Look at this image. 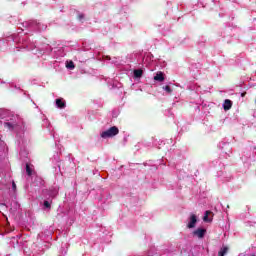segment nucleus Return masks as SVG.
Listing matches in <instances>:
<instances>
[{
	"mask_svg": "<svg viewBox=\"0 0 256 256\" xmlns=\"http://www.w3.org/2000/svg\"><path fill=\"white\" fill-rule=\"evenodd\" d=\"M67 69H75V64L73 61H70L66 64Z\"/></svg>",
	"mask_w": 256,
	"mask_h": 256,
	"instance_id": "nucleus-13",
	"label": "nucleus"
},
{
	"mask_svg": "<svg viewBox=\"0 0 256 256\" xmlns=\"http://www.w3.org/2000/svg\"><path fill=\"white\" fill-rule=\"evenodd\" d=\"M189 219H190V222L187 224V228L195 229V225H197V215L191 214Z\"/></svg>",
	"mask_w": 256,
	"mask_h": 256,
	"instance_id": "nucleus-3",
	"label": "nucleus"
},
{
	"mask_svg": "<svg viewBox=\"0 0 256 256\" xmlns=\"http://www.w3.org/2000/svg\"><path fill=\"white\" fill-rule=\"evenodd\" d=\"M4 127L6 129H9V131H13V129H15V126L13 124H11V122L4 123Z\"/></svg>",
	"mask_w": 256,
	"mask_h": 256,
	"instance_id": "nucleus-10",
	"label": "nucleus"
},
{
	"mask_svg": "<svg viewBox=\"0 0 256 256\" xmlns=\"http://www.w3.org/2000/svg\"><path fill=\"white\" fill-rule=\"evenodd\" d=\"M154 81H159L160 83H163V81H165V76H164L163 72H158L154 76Z\"/></svg>",
	"mask_w": 256,
	"mask_h": 256,
	"instance_id": "nucleus-6",
	"label": "nucleus"
},
{
	"mask_svg": "<svg viewBox=\"0 0 256 256\" xmlns=\"http://www.w3.org/2000/svg\"><path fill=\"white\" fill-rule=\"evenodd\" d=\"M26 173L29 177L33 175V170L31 169V166H29V164H26Z\"/></svg>",
	"mask_w": 256,
	"mask_h": 256,
	"instance_id": "nucleus-11",
	"label": "nucleus"
},
{
	"mask_svg": "<svg viewBox=\"0 0 256 256\" xmlns=\"http://www.w3.org/2000/svg\"><path fill=\"white\" fill-rule=\"evenodd\" d=\"M134 77H136L137 79H139L140 77H143V70L141 69L134 70Z\"/></svg>",
	"mask_w": 256,
	"mask_h": 256,
	"instance_id": "nucleus-9",
	"label": "nucleus"
},
{
	"mask_svg": "<svg viewBox=\"0 0 256 256\" xmlns=\"http://www.w3.org/2000/svg\"><path fill=\"white\" fill-rule=\"evenodd\" d=\"M115 135H119V128H117V126H112L108 130L102 132L100 137H102V139H109L115 137Z\"/></svg>",
	"mask_w": 256,
	"mask_h": 256,
	"instance_id": "nucleus-1",
	"label": "nucleus"
},
{
	"mask_svg": "<svg viewBox=\"0 0 256 256\" xmlns=\"http://www.w3.org/2000/svg\"><path fill=\"white\" fill-rule=\"evenodd\" d=\"M209 215H213V212L207 210L204 214V217H203V221L205 223H211V221H213V218H209Z\"/></svg>",
	"mask_w": 256,
	"mask_h": 256,
	"instance_id": "nucleus-5",
	"label": "nucleus"
},
{
	"mask_svg": "<svg viewBox=\"0 0 256 256\" xmlns=\"http://www.w3.org/2000/svg\"><path fill=\"white\" fill-rule=\"evenodd\" d=\"M84 18H85V16L83 14L78 15L79 21H81V19H84Z\"/></svg>",
	"mask_w": 256,
	"mask_h": 256,
	"instance_id": "nucleus-16",
	"label": "nucleus"
},
{
	"mask_svg": "<svg viewBox=\"0 0 256 256\" xmlns=\"http://www.w3.org/2000/svg\"><path fill=\"white\" fill-rule=\"evenodd\" d=\"M247 95V92H244L241 94V97H245Z\"/></svg>",
	"mask_w": 256,
	"mask_h": 256,
	"instance_id": "nucleus-17",
	"label": "nucleus"
},
{
	"mask_svg": "<svg viewBox=\"0 0 256 256\" xmlns=\"http://www.w3.org/2000/svg\"><path fill=\"white\" fill-rule=\"evenodd\" d=\"M229 251V248L227 246L221 248V250L218 252V256H225L227 255Z\"/></svg>",
	"mask_w": 256,
	"mask_h": 256,
	"instance_id": "nucleus-8",
	"label": "nucleus"
},
{
	"mask_svg": "<svg viewBox=\"0 0 256 256\" xmlns=\"http://www.w3.org/2000/svg\"><path fill=\"white\" fill-rule=\"evenodd\" d=\"M233 107V102L229 99H226L223 103L224 111H229Z\"/></svg>",
	"mask_w": 256,
	"mask_h": 256,
	"instance_id": "nucleus-4",
	"label": "nucleus"
},
{
	"mask_svg": "<svg viewBox=\"0 0 256 256\" xmlns=\"http://www.w3.org/2000/svg\"><path fill=\"white\" fill-rule=\"evenodd\" d=\"M252 256H255V255H252Z\"/></svg>",
	"mask_w": 256,
	"mask_h": 256,
	"instance_id": "nucleus-18",
	"label": "nucleus"
},
{
	"mask_svg": "<svg viewBox=\"0 0 256 256\" xmlns=\"http://www.w3.org/2000/svg\"><path fill=\"white\" fill-rule=\"evenodd\" d=\"M44 207H45L46 209H51V202L45 200V201H44Z\"/></svg>",
	"mask_w": 256,
	"mask_h": 256,
	"instance_id": "nucleus-14",
	"label": "nucleus"
},
{
	"mask_svg": "<svg viewBox=\"0 0 256 256\" xmlns=\"http://www.w3.org/2000/svg\"><path fill=\"white\" fill-rule=\"evenodd\" d=\"M67 105L65 104V101H63V98L56 99V107L58 109H65Z\"/></svg>",
	"mask_w": 256,
	"mask_h": 256,
	"instance_id": "nucleus-7",
	"label": "nucleus"
},
{
	"mask_svg": "<svg viewBox=\"0 0 256 256\" xmlns=\"http://www.w3.org/2000/svg\"><path fill=\"white\" fill-rule=\"evenodd\" d=\"M12 189L13 191H17V184H15V181L12 182Z\"/></svg>",
	"mask_w": 256,
	"mask_h": 256,
	"instance_id": "nucleus-15",
	"label": "nucleus"
},
{
	"mask_svg": "<svg viewBox=\"0 0 256 256\" xmlns=\"http://www.w3.org/2000/svg\"><path fill=\"white\" fill-rule=\"evenodd\" d=\"M205 233H207V229L205 228H198L193 231L194 237H198V239H203V237H205Z\"/></svg>",
	"mask_w": 256,
	"mask_h": 256,
	"instance_id": "nucleus-2",
	"label": "nucleus"
},
{
	"mask_svg": "<svg viewBox=\"0 0 256 256\" xmlns=\"http://www.w3.org/2000/svg\"><path fill=\"white\" fill-rule=\"evenodd\" d=\"M163 89L166 93H173V89L169 85L164 86Z\"/></svg>",
	"mask_w": 256,
	"mask_h": 256,
	"instance_id": "nucleus-12",
	"label": "nucleus"
}]
</instances>
